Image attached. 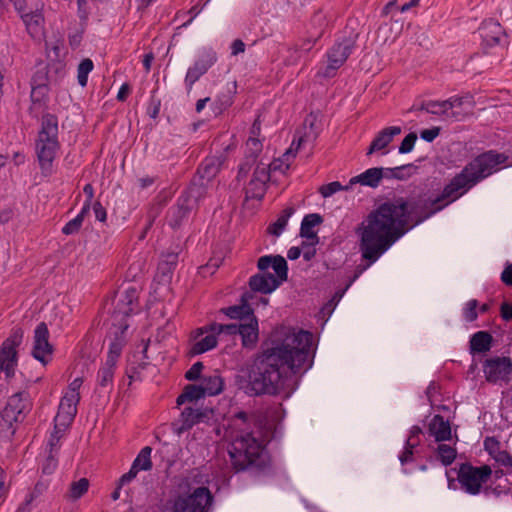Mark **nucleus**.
<instances>
[{"label": "nucleus", "instance_id": "obj_1", "mask_svg": "<svg viewBox=\"0 0 512 512\" xmlns=\"http://www.w3.org/2000/svg\"><path fill=\"white\" fill-rule=\"evenodd\" d=\"M474 185L463 168L435 198L419 195L381 203L355 229L359 236V251L369 263H375L407 232L443 210Z\"/></svg>", "mask_w": 512, "mask_h": 512}, {"label": "nucleus", "instance_id": "obj_2", "mask_svg": "<svg viewBox=\"0 0 512 512\" xmlns=\"http://www.w3.org/2000/svg\"><path fill=\"white\" fill-rule=\"evenodd\" d=\"M313 334L280 325L261 343L252 363L234 377L235 386L250 397L276 396L288 381L311 367Z\"/></svg>", "mask_w": 512, "mask_h": 512}, {"label": "nucleus", "instance_id": "obj_3", "mask_svg": "<svg viewBox=\"0 0 512 512\" xmlns=\"http://www.w3.org/2000/svg\"><path fill=\"white\" fill-rule=\"evenodd\" d=\"M228 454L235 472L250 468L260 470L269 462L265 445L253 435V432L237 434L228 445Z\"/></svg>", "mask_w": 512, "mask_h": 512}, {"label": "nucleus", "instance_id": "obj_4", "mask_svg": "<svg viewBox=\"0 0 512 512\" xmlns=\"http://www.w3.org/2000/svg\"><path fill=\"white\" fill-rule=\"evenodd\" d=\"M257 268L260 272L249 278V290L244 292L252 295V301L256 293L270 294L288 279V264L281 255L261 256Z\"/></svg>", "mask_w": 512, "mask_h": 512}, {"label": "nucleus", "instance_id": "obj_5", "mask_svg": "<svg viewBox=\"0 0 512 512\" xmlns=\"http://www.w3.org/2000/svg\"><path fill=\"white\" fill-rule=\"evenodd\" d=\"M59 149L58 118L54 114L46 113L42 116L41 129L36 142V154L44 176L52 174L53 161Z\"/></svg>", "mask_w": 512, "mask_h": 512}, {"label": "nucleus", "instance_id": "obj_6", "mask_svg": "<svg viewBox=\"0 0 512 512\" xmlns=\"http://www.w3.org/2000/svg\"><path fill=\"white\" fill-rule=\"evenodd\" d=\"M214 496L208 487L200 486L190 492L177 493L166 500L160 512H210Z\"/></svg>", "mask_w": 512, "mask_h": 512}, {"label": "nucleus", "instance_id": "obj_7", "mask_svg": "<svg viewBox=\"0 0 512 512\" xmlns=\"http://www.w3.org/2000/svg\"><path fill=\"white\" fill-rule=\"evenodd\" d=\"M225 161L223 155L206 157L198 166L190 185L187 189L195 198H203L206 195L208 184L217 176Z\"/></svg>", "mask_w": 512, "mask_h": 512}, {"label": "nucleus", "instance_id": "obj_8", "mask_svg": "<svg viewBox=\"0 0 512 512\" xmlns=\"http://www.w3.org/2000/svg\"><path fill=\"white\" fill-rule=\"evenodd\" d=\"M507 160L508 156L504 153H497L491 150L474 158L464 169L472 178V184H477L492 174L498 165L504 164Z\"/></svg>", "mask_w": 512, "mask_h": 512}, {"label": "nucleus", "instance_id": "obj_9", "mask_svg": "<svg viewBox=\"0 0 512 512\" xmlns=\"http://www.w3.org/2000/svg\"><path fill=\"white\" fill-rule=\"evenodd\" d=\"M491 475L492 469L489 465L474 467L470 463H462L458 471V481L467 493L476 495Z\"/></svg>", "mask_w": 512, "mask_h": 512}, {"label": "nucleus", "instance_id": "obj_10", "mask_svg": "<svg viewBox=\"0 0 512 512\" xmlns=\"http://www.w3.org/2000/svg\"><path fill=\"white\" fill-rule=\"evenodd\" d=\"M22 328L12 330L10 336L2 343L0 348V373L3 371L7 378L14 376V367L17 363L16 348L23 340Z\"/></svg>", "mask_w": 512, "mask_h": 512}, {"label": "nucleus", "instance_id": "obj_11", "mask_svg": "<svg viewBox=\"0 0 512 512\" xmlns=\"http://www.w3.org/2000/svg\"><path fill=\"white\" fill-rule=\"evenodd\" d=\"M191 191L186 189L177 199L176 203L167 212L168 225L176 230L187 221L191 211L201 198L190 195Z\"/></svg>", "mask_w": 512, "mask_h": 512}, {"label": "nucleus", "instance_id": "obj_12", "mask_svg": "<svg viewBox=\"0 0 512 512\" xmlns=\"http://www.w3.org/2000/svg\"><path fill=\"white\" fill-rule=\"evenodd\" d=\"M357 38L358 34L344 37L330 48L327 53L328 65L325 70L326 76H331L332 72L339 69L346 62L355 47Z\"/></svg>", "mask_w": 512, "mask_h": 512}, {"label": "nucleus", "instance_id": "obj_13", "mask_svg": "<svg viewBox=\"0 0 512 512\" xmlns=\"http://www.w3.org/2000/svg\"><path fill=\"white\" fill-rule=\"evenodd\" d=\"M483 372L489 383L504 381L508 383L512 374V361L510 357L495 356L483 363Z\"/></svg>", "mask_w": 512, "mask_h": 512}, {"label": "nucleus", "instance_id": "obj_14", "mask_svg": "<svg viewBox=\"0 0 512 512\" xmlns=\"http://www.w3.org/2000/svg\"><path fill=\"white\" fill-rule=\"evenodd\" d=\"M53 346L49 342V330L45 322L36 326L34 331L33 357L43 365L48 364L52 359Z\"/></svg>", "mask_w": 512, "mask_h": 512}, {"label": "nucleus", "instance_id": "obj_15", "mask_svg": "<svg viewBox=\"0 0 512 512\" xmlns=\"http://www.w3.org/2000/svg\"><path fill=\"white\" fill-rule=\"evenodd\" d=\"M217 53L213 49L204 50L194 64L188 68L185 76V84L188 90L200 79L201 76L217 62Z\"/></svg>", "mask_w": 512, "mask_h": 512}, {"label": "nucleus", "instance_id": "obj_16", "mask_svg": "<svg viewBox=\"0 0 512 512\" xmlns=\"http://www.w3.org/2000/svg\"><path fill=\"white\" fill-rule=\"evenodd\" d=\"M208 418V411L185 407L180 414V418L172 423V429L177 435L190 430L194 425L205 421Z\"/></svg>", "mask_w": 512, "mask_h": 512}, {"label": "nucleus", "instance_id": "obj_17", "mask_svg": "<svg viewBox=\"0 0 512 512\" xmlns=\"http://www.w3.org/2000/svg\"><path fill=\"white\" fill-rule=\"evenodd\" d=\"M79 401L80 394L65 395L60 401L55 422H62L63 426L70 425L77 414V404Z\"/></svg>", "mask_w": 512, "mask_h": 512}, {"label": "nucleus", "instance_id": "obj_18", "mask_svg": "<svg viewBox=\"0 0 512 512\" xmlns=\"http://www.w3.org/2000/svg\"><path fill=\"white\" fill-rule=\"evenodd\" d=\"M482 42L487 47L500 44L502 37H506L505 29L494 19L485 20L479 28Z\"/></svg>", "mask_w": 512, "mask_h": 512}, {"label": "nucleus", "instance_id": "obj_19", "mask_svg": "<svg viewBox=\"0 0 512 512\" xmlns=\"http://www.w3.org/2000/svg\"><path fill=\"white\" fill-rule=\"evenodd\" d=\"M220 312L231 319L238 320H247L255 316L252 295L250 293H242L239 305L222 308Z\"/></svg>", "mask_w": 512, "mask_h": 512}, {"label": "nucleus", "instance_id": "obj_20", "mask_svg": "<svg viewBox=\"0 0 512 512\" xmlns=\"http://www.w3.org/2000/svg\"><path fill=\"white\" fill-rule=\"evenodd\" d=\"M178 264V253H163L158 263L156 278L159 283H169Z\"/></svg>", "mask_w": 512, "mask_h": 512}, {"label": "nucleus", "instance_id": "obj_21", "mask_svg": "<svg viewBox=\"0 0 512 512\" xmlns=\"http://www.w3.org/2000/svg\"><path fill=\"white\" fill-rule=\"evenodd\" d=\"M242 346L252 349L256 346L259 339L258 319L256 316L247 319V322L239 324V332Z\"/></svg>", "mask_w": 512, "mask_h": 512}, {"label": "nucleus", "instance_id": "obj_22", "mask_svg": "<svg viewBox=\"0 0 512 512\" xmlns=\"http://www.w3.org/2000/svg\"><path fill=\"white\" fill-rule=\"evenodd\" d=\"M128 327V324H121L120 326H118L117 330L113 332V338L111 339L106 359V361H109V363L111 364L117 363V360L120 357L122 350L127 343L125 334Z\"/></svg>", "mask_w": 512, "mask_h": 512}, {"label": "nucleus", "instance_id": "obj_23", "mask_svg": "<svg viewBox=\"0 0 512 512\" xmlns=\"http://www.w3.org/2000/svg\"><path fill=\"white\" fill-rule=\"evenodd\" d=\"M401 131V127L399 126H390L381 130L372 140L368 148L367 155H371L375 151L386 148L393 141V138L399 135Z\"/></svg>", "mask_w": 512, "mask_h": 512}, {"label": "nucleus", "instance_id": "obj_24", "mask_svg": "<svg viewBox=\"0 0 512 512\" xmlns=\"http://www.w3.org/2000/svg\"><path fill=\"white\" fill-rule=\"evenodd\" d=\"M323 221V217L318 213L307 214L301 222L300 236L311 240L312 245H316L319 242V237L313 228L322 224Z\"/></svg>", "mask_w": 512, "mask_h": 512}, {"label": "nucleus", "instance_id": "obj_25", "mask_svg": "<svg viewBox=\"0 0 512 512\" xmlns=\"http://www.w3.org/2000/svg\"><path fill=\"white\" fill-rule=\"evenodd\" d=\"M212 332L216 333L217 335L221 333H225L228 335H237L239 332V324L231 323V324H219L216 322L207 324L203 327L197 328L195 331L192 332L191 337L196 340L200 336L204 335L205 333Z\"/></svg>", "mask_w": 512, "mask_h": 512}, {"label": "nucleus", "instance_id": "obj_26", "mask_svg": "<svg viewBox=\"0 0 512 512\" xmlns=\"http://www.w3.org/2000/svg\"><path fill=\"white\" fill-rule=\"evenodd\" d=\"M429 433L435 437L437 442L450 440L451 426L448 420L440 414H436L429 424Z\"/></svg>", "mask_w": 512, "mask_h": 512}, {"label": "nucleus", "instance_id": "obj_27", "mask_svg": "<svg viewBox=\"0 0 512 512\" xmlns=\"http://www.w3.org/2000/svg\"><path fill=\"white\" fill-rule=\"evenodd\" d=\"M383 179V171L382 167H373L369 168L363 173L353 177L350 179L349 184H361L363 186H368L371 188H376L379 186L381 180Z\"/></svg>", "mask_w": 512, "mask_h": 512}, {"label": "nucleus", "instance_id": "obj_28", "mask_svg": "<svg viewBox=\"0 0 512 512\" xmlns=\"http://www.w3.org/2000/svg\"><path fill=\"white\" fill-rule=\"evenodd\" d=\"M494 339L488 331H478L474 333L469 341L470 353L480 354L491 350Z\"/></svg>", "mask_w": 512, "mask_h": 512}, {"label": "nucleus", "instance_id": "obj_29", "mask_svg": "<svg viewBox=\"0 0 512 512\" xmlns=\"http://www.w3.org/2000/svg\"><path fill=\"white\" fill-rule=\"evenodd\" d=\"M252 425H258V419L254 413L238 411L230 418V426L237 429L239 434L250 432L249 429Z\"/></svg>", "mask_w": 512, "mask_h": 512}, {"label": "nucleus", "instance_id": "obj_30", "mask_svg": "<svg viewBox=\"0 0 512 512\" xmlns=\"http://www.w3.org/2000/svg\"><path fill=\"white\" fill-rule=\"evenodd\" d=\"M207 335L203 338H201L198 341H195L190 350L188 351V355L190 357L203 354L217 346L218 339L217 334L208 332Z\"/></svg>", "mask_w": 512, "mask_h": 512}, {"label": "nucleus", "instance_id": "obj_31", "mask_svg": "<svg viewBox=\"0 0 512 512\" xmlns=\"http://www.w3.org/2000/svg\"><path fill=\"white\" fill-rule=\"evenodd\" d=\"M201 380V386L208 396H216L224 389V380L219 375L218 371H214L211 375H204Z\"/></svg>", "mask_w": 512, "mask_h": 512}, {"label": "nucleus", "instance_id": "obj_32", "mask_svg": "<svg viewBox=\"0 0 512 512\" xmlns=\"http://www.w3.org/2000/svg\"><path fill=\"white\" fill-rule=\"evenodd\" d=\"M28 396L27 392H17L8 399L5 407L14 410L17 415L24 419L26 411L30 408Z\"/></svg>", "mask_w": 512, "mask_h": 512}, {"label": "nucleus", "instance_id": "obj_33", "mask_svg": "<svg viewBox=\"0 0 512 512\" xmlns=\"http://www.w3.org/2000/svg\"><path fill=\"white\" fill-rule=\"evenodd\" d=\"M31 102L29 113L35 118H38L37 109L45 107L48 100V87L31 86Z\"/></svg>", "mask_w": 512, "mask_h": 512}, {"label": "nucleus", "instance_id": "obj_34", "mask_svg": "<svg viewBox=\"0 0 512 512\" xmlns=\"http://www.w3.org/2000/svg\"><path fill=\"white\" fill-rule=\"evenodd\" d=\"M115 367L116 363L111 364L109 361H106L105 364L99 369L97 374L98 386L108 392L113 389Z\"/></svg>", "mask_w": 512, "mask_h": 512}, {"label": "nucleus", "instance_id": "obj_35", "mask_svg": "<svg viewBox=\"0 0 512 512\" xmlns=\"http://www.w3.org/2000/svg\"><path fill=\"white\" fill-rule=\"evenodd\" d=\"M206 395L207 394L201 384H188L183 388L182 393L177 397L176 403L178 406H180L185 402L197 401Z\"/></svg>", "mask_w": 512, "mask_h": 512}, {"label": "nucleus", "instance_id": "obj_36", "mask_svg": "<svg viewBox=\"0 0 512 512\" xmlns=\"http://www.w3.org/2000/svg\"><path fill=\"white\" fill-rule=\"evenodd\" d=\"M295 209L290 206L282 210L277 220L267 228V233L273 236H280L287 226L289 218L294 214Z\"/></svg>", "mask_w": 512, "mask_h": 512}, {"label": "nucleus", "instance_id": "obj_37", "mask_svg": "<svg viewBox=\"0 0 512 512\" xmlns=\"http://www.w3.org/2000/svg\"><path fill=\"white\" fill-rule=\"evenodd\" d=\"M21 19L23 20L27 32L35 37L39 34L41 24L44 21L43 16L40 12L34 11L25 14H21Z\"/></svg>", "mask_w": 512, "mask_h": 512}, {"label": "nucleus", "instance_id": "obj_38", "mask_svg": "<svg viewBox=\"0 0 512 512\" xmlns=\"http://www.w3.org/2000/svg\"><path fill=\"white\" fill-rule=\"evenodd\" d=\"M267 185L264 182H259L255 179L249 181L248 185L244 188L245 190V202L250 199L262 200L265 196Z\"/></svg>", "mask_w": 512, "mask_h": 512}, {"label": "nucleus", "instance_id": "obj_39", "mask_svg": "<svg viewBox=\"0 0 512 512\" xmlns=\"http://www.w3.org/2000/svg\"><path fill=\"white\" fill-rule=\"evenodd\" d=\"M89 488V480L87 478H80L77 481H73L65 497L69 500L76 501L80 499L85 493H87Z\"/></svg>", "mask_w": 512, "mask_h": 512}, {"label": "nucleus", "instance_id": "obj_40", "mask_svg": "<svg viewBox=\"0 0 512 512\" xmlns=\"http://www.w3.org/2000/svg\"><path fill=\"white\" fill-rule=\"evenodd\" d=\"M88 205H83L80 213L72 220L66 223L62 228V233L65 235H73L80 231L85 216L88 214Z\"/></svg>", "mask_w": 512, "mask_h": 512}, {"label": "nucleus", "instance_id": "obj_41", "mask_svg": "<svg viewBox=\"0 0 512 512\" xmlns=\"http://www.w3.org/2000/svg\"><path fill=\"white\" fill-rule=\"evenodd\" d=\"M134 310V307L130 306L129 304H126L124 300H121L119 298L117 304L115 305L112 317L114 321L118 323V326H120L121 324H127L125 322V319L129 317L131 314H133Z\"/></svg>", "mask_w": 512, "mask_h": 512}, {"label": "nucleus", "instance_id": "obj_42", "mask_svg": "<svg viewBox=\"0 0 512 512\" xmlns=\"http://www.w3.org/2000/svg\"><path fill=\"white\" fill-rule=\"evenodd\" d=\"M46 70L50 74V81L59 83L66 74V65L64 62L56 60L48 63Z\"/></svg>", "mask_w": 512, "mask_h": 512}, {"label": "nucleus", "instance_id": "obj_43", "mask_svg": "<svg viewBox=\"0 0 512 512\" xmlns=\"http://www.w3.org/2000/svg\"><path fill=\"white\" fill-rule=\"evenodd\" d=\"M151 452L152 448L150 446H145L144 448L141 449L140 453L133 461V464H138L137 469L139 471H147L152 468Z\"/></svg>", "mask_w": 512, "mask_h": 512}, {"label": "nucleus", "instance_id": "obj_44", "mask_svg": "<svg viewBox=\"0 0 512 512\" xmlns=\"http://www.w3.org/2000/svg\"><path fill=\"white\" fill-rule=\"evenodd\" d=\"M246 147L245 158L256 162L263 147L261 141L256 137H249L246 142Z\"/></svg>", "mask_w": 512, "mask_h": 512}, {"label": "nucleus", "instance_id": "obj_45", "mask_svg": "<svg viewBox=\"0 0 512 512\" xmlns=\"http://www.w3.org/2000/svg\"><path fill=\"white\" fill-rule=\"evenodd\" d=\"M93 66V62L89 58L83 59L78 65L77 79L81 87H85L87 85L88 74L92 71Z\"/></svg>", "mask_w": 512, "mask_h": 512}, {"label": "nucleus", "instance_id": "obj_46", "mask_svg": "<svg viewBox=\"0 0 512 512\" xmlns=\"http://www.w3.org/2000/svg\"><path fill=\"white\" fill-rule=\"evenodd\" d=\"M437 450L439 459L444 466H449L453 463L457 454L454 448L447 444H439Z\"/></svg>", "mask_w": 512, "mask_h": 512}, {"label": "nucleus", "instance_id": "obj_47", "mask_svg": "<svg viewBox=\"0 0 512 512\" xmlns=\"http://www.w3.org/2000/svg\"><path fill=\"white\" fill-rule=\"evenodd\" d=\"M66 427L67 426L62 425V422H55L54 431L51 434L50 439L48 441V446L51 452H58L60 447L59 442Z\"/></svg>", "mask_w": 512, "mask_h": 512}, {"label": "nucleus", "instance_id": "obj_48", "mask_svg": "<svg viewBox=\"0 0 512 512\" xmlns=\"http://www.w3.org/2000/svg\"><path fill=\"white\" fill-rule=\"evenodd\" d=\"M466 100H469V103L473 104L472 96H466V97L455 96V97H451L444 101H438V104H439V107L441 108V110H444V114H446L449 109L463 105Z\"/></svg>", "mask_w": 512, "mask_h": 512}, {"label": "nucleus", "instance_id": "obj_49", "mask_svg": "<svg viewBox=\"0 0 512 512\" xmlns=\"http://www.w3.org/2000/svg\"><path fill=\"white\" fill-rule=\"evenodd\" d=\"M50 74L46 68L37 70L31 78V86L48 87L50 81Z\"/></svg>", "mask_w": 512, "mask_h": 512}, {"label": "nucleus", "instance_id": "obj_50", "mask_svg": "<svg viewBox=\"0 0 512 512\" xmlns=\"http://www.w3.org/2000/svg\"><path fill=\"white\" fill-rule=\"evenodd\" d=\"M361 257H362V259H363V260H365V261H366V265H364V266H362V265L357 266L356 271H355V274H354L353 278L351 279V281L349 282V284L346 286V288H345V289H343V290H339V291H336V292H335V294H334V295L332 296V298L330 299V300H334V303H336V304H337V303L340 301V299L343 297V295H344V293H345L346 289L350 286V284H351L353 281H355V280L360 276V274H361V273H362L366 268H368V267L372 264V263H369V261L363 257V254H362V253H361Z\"/></svg>", "mask_w": 512, "mask_h": 512}, {"label": "nucleus", "instance_id": "obj_51", "mask_svg": "<svg viewBox=\"0 0 512 512\" xmlns=\"http://www.w3.org/2000/svg\"><path fill=\"white\" fill-rule=\"evenodd\" d=\"M351 185L342 186L340 182L334 181L330 182L328 184L322 185L319 189L320 194L324 197H330L334 193L341 191V190H348Z\"/></svg>", "mask_w": 512, "mask_h": 512}, {"label": "nucleus", "instance_id": "obj_52", "mask_svg": "<svg viewBox=\"0 0 512 512\" xmlns=\"http://www.w3.org/2000/svg\"><path fill=\"white\" fill-rule=\"evenodd\" d=\"M309 136L310 135L308 133H305L303 136H299L297 140L294 138L291 147L283 155L285 161H289L290 158H294L296 156L297 151Z\"/></svg>", "mask_w": 512, "mask_h": 512}, {"label": "nucleus", "instance_id": "obj_53", "mask_svg": "<svg viewBox=\"0 0 512 512\" xmlns=\"http://www.w3.org/2000/svg\"><path fill=\"white\" fill-rule=\"evenodd\" d=\"M416 141H417V134L415 132H410L402 140V142L399 146V153L407 154V153L411 152L414 148Z\"/></svg>", "mask_w": 512, "mask_h": 512}, {"label": "nucleus", "instance_id": "obj_54", "mask_svg": "<svg viewBox=\"0 0 512 512\" xmlns=\"http://www.w3.org/2000/svg\"><path fill=\"white\" fill-rule=\"evenodd\" d=\"M156 90H153L151 93L149 105L147 108V114L152 118L156 119L160 112L161 107V99L155 96Z\"/></svg>", "mask_w": 512, "mask_h": 512}, {"label": "nucleus", "instance_id": "obj_55", "mask_svg": "<svg viewBox=\"0 0 512 512\" xmlns=\"http://www.w3.org/2000/svg\"><path fill=\"white\" fill-rule=\"evenodd\" d=\"M204 369V364L201 361L194 363L191 368L185 373V379L188 381H197L201 379V373Z\"/></svg>", "mask_w": 512, "mask_h": 512}, {"label": "nucleus", "instance_id": "obj_56", "mask_svg": "<svg viewBox=\"0 0 512 512\" xmlns=\"http://www.w3.org/2000/svg\"><path fill=\"white\" fill-rule=\"evenodd\" d=\"M1 417L9 428H12L13 423L22 422L24 420L17 415L14 410L6 407L2 410Z\"/></svg>", "mask_w": 512, "mask_h": 512}, {"label": "nucleus", "instance_id": "obj_57", "mask_svg": "<svg viewBox=\"0 0 512 512\" xmlns=\"http://www.w3.org/2000/svg\"><path fill=\"white\" fill-rule=\"evenodd\" d=\"M252 179H255L259 182H264V184L267 185L270 180V168L257 165L253 172Z\"/></svg>", "mask_w": 512, "mask_h": 512}, {"label": "nucleus", "instance_id": "obj_58", "mask_svg": "<svg viewBox=\"0 0 512 512\" xmlns=\"http://www.w3.org/2000/svg\"><path fill=\"white\" fill-rule=\"evenodd\" d=\"M396 169H399V170H396L397 172L394 173V179L406 180L412 176L413 172L411 170H416L417 167L414 166L413 164H406V165L396 167Z\"/></svg>", "mask_w": 512, "mask_h": 512}, {"label": "nucleus", "instance_id": "obj_59", "mask_svg": "<svg viewBox=\"0 0 512 512\" xmlns=\"http://www.w3.org/2000/svg\"><path fill=\"white\" fill-rule=\"evenodd\" d=\"M56 454L57 452H51V450H49V455L47 456L45 463L43 464L42 467V471L44 474H52L56 469L58 463L57 458L55 456Z\"/></svg>", "mask_w": 512, "mask_h": 512}, {"label": "nucleus", "instance_id": "obj_60", "mask_svg": "<svg viewBox=\"0 0 512 512\" xmlns=\"http://www.w3.org/2000/svg\"><path fill=\"white\" fill-rule=\"evenodd\" d=\"M45 490V485L42 483H37L33 490L27 495L24 503L26 506H30L33 502H35L40 496L43 494Z\"/></svg>", "mask_w": 512, "mask_h": 512}, {"label": "nucleus", "instance_id": "obj_61", "mask_svg": "<svg viewBox=\"0 0 512 512\" xmlns=\"http://www.w3.org/2000/svg\"><path fill=\"white\" fill-rule=\"evenodd\" d=\"M120 299L124 300L126 304H129L130 306L135 308L137 306L138 301L137 289L133 287L128 288L127 290H125L123 295H121Z\"/></svg>", "mask_w": 512, "mask_h": 512}, {"label": "nucleus", "instance_id": "obj_62", "mask_svg": "<svg viewBox=\"0 0 512 512\" xmlns=\"http://www.w3.org/2000/svg\"><path fill=\"white\" fill-rule=\"evenodd\" d=\"M254 164V161H250L249 159L244 158V161L239 165L236 180L240 182L241 180L245 179Z\"/></svg>", "mask_w": 512, "mask_h": 512}, {"label": "nucleus", "instance_id": "obj_63", "mask_svg": "<svg viewBox=\"0 0 512 512\" xmlns=\"http://www.w3.org/2000/svg\"><path fill=\"white\" fill-rule=\"evenodd\" d=\"M500 445V442L495 437H486L484 440V448L492 456L500 450Z\"/></svg>", "mask_w": 512, "mask_h": 512}, {"label": "nucleus", "instance_id": "obj_64", "mask_svg": "<svg viewBox=\"0 0 512 512\" xmlns=\"http://www.w3.org/2000/svg\"><path fill=\"white\" fill-rule=\"evenodd\" d=\"M493 458L495 461L503 466L512 467V456L505 450H499Z\"/></svg>", "mask_w": 512, "mask_h": 512}]
</instances>
